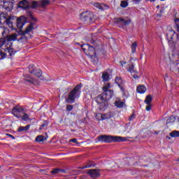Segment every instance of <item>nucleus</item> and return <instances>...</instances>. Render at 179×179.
I'll return each instance as SVG.
<instances>
[{
  "label": "nucleus",
  "mask_w": 179,
  "mask_h": 179,
  "mask_svg": "<svg viewBox=\"0 0 179 179\" xmlns=\"http://www.w3.org/2000/svg\"><path fill=\"white\" fill-rule=\"evenodd\" d=\"M81 88L82 84L77 85L73 90L69 93L68 97L66 99V103H69L70 104L75 103V99L80 97Z\"/></svg>",
  "instance_id": "1"
},
{
  "label": "nucleus",
  "mask_w": 179,
  "mask_h": 179,
  "mask_svg": "<svg viewBox=\"0 0 179 179\" xmlns=\"http://www.w3.org/2000/svg\"><path fill=\"white\" fill-rule=\"evenodd\" d=\"M99 142H104L105 143H111V142H124L125 138L118 136H107L100 135L97 137Z\"/></svg>",
  "instance_id": "2"
},
{
  "label": "nucleus",
  "mask_w": 179,
  "mask_h": 179,
  "mask_svg": "<svg viewBox=\"0 0 179 179\" xmlns=\"http://www.w3.org/2000/svg\"><path fill=\"white\" fill-rule=\"evenodd\" d=\"M179 35L173 30H169L166 33V40H168V44L171 48H176V45L178 41Z\"/></svg>",
  "instance_id": "3"
},
{
  "label": "nucleus",
  "mask_w": 179,
  "mask_h": 179,
  "mask_svg": "<svg viewBox=\"0 0 179 179\" xmlns=\"http://www.w3.org/2000/svg\"><path fill=\"white\" fill-rule=\"evenodd\" d=\"M80 20L86 24H92L94 23V18L93 17V13L91 11H85L80 14Z\"/></svg>",
  "instance_id": "4"
},
{
  "label": "nucleus",
  "mask_w": 179,
  "mask_h": 179,
  "mask_svg": "<svg viewBox=\"0 0 179 179\" xmlns=\"http://www.w3.org/2000/svg\"><path fill=\"white\" fill-rule=\"evenodd\" d=\"M103 96L106 99V101L108 100H110V99L113 98V96H114V91L111 90V84L110 83H105L103 87Z\"/></svg>",
  "instance_id": "5"
},
{
  "label": "nucleus",
  "mask_w": 179,
  "mask_h": 179,
  "mask_svg": "<svg viewBox=\"0 0 179 179\" xmlns=\"http://www.w3.org/2000/svg\"><path fill=\"white\" fill-rule=\"evenodd\" d=\"M81 48L83 51L85 52L86 55L90 57V58H93L96 55V50L94 47L90 46L89 44H84L81 45Z\"/></svg>",
  "instance_id": "6"
},
{
  "label": "nucleus",
  "mask_w": 179,
  "mask_h": 179,
  "mask_svg": "<svg viewBox=\"0 0 179 179\" xmlns=\"http://www.w3.org/2000/svg\"><path fill=\"white\" fill-rule=\"evenodd\" d=\"M50 3V0H41L39 1H32L31 4V8L32 9H36V8H45L47 5Z\"/></svg>",
  "instance_id": "7"
},
{
  "label": "nucleus",
  "mask_w": 179,
  "mask_h": 179,
  "mask_svg": "<svg viewBox=\"0 0 179 179\" xmlns=\"http://www.w3.org/2000/svg\"><path fill=\"white\" fill-rule=\"evenodd\" d=\"M11 113L17 118H20V115H22L24 113V108L15 106L13 107Z\"/></svg>",
  "instance_id": "8"
},
{
  "label": "nucleus",
  "mask_w": 179,
  "mask_h": 179,
  "mask_svg": "<svg viewBox=\"0 0 179 179\" xmlns=\"http://www.w3.org/2000/svg\"><path fill=\"white\" fill-rule=\"evenodd\" d=\"M15 20H16V16L10 15L7 17V19L3 20V23H4V24H6L7 26H8V27H10V29H13V22H15Z\"/></svg>",
  "instance_id": "9"
},
{
  "label": "nucleus",
  "mask_w": 179,
  "mask_h": 179,
  "mask_svg": "<svg viewBox=\"0 0 179 179\" xmlns=\"http://www.w3.org/2000/svg\"><path fill=\"white\" fill-rule=\"evenodd\" d=\"M34 64H30L29 66V73H34V75H35V76H37V78H41V75H43L41 70H40L38 69H34Z\"/></svg>",
  "instance_id": "10"
},
{
  "label": "nucleus",
  "mask_w": 179,
  "mask_h": 179,
  "mask_svg": "<svg viewBox=\"0 0 179 179\" xmlns=\"http://www.w3.org/2000/svg\"><path fill=\"white\" fill-rule=\"evenodd\" d=\"M13 43H7V45H5L4 51L8 52L10 57L12 55H15L16 54V50H15L12 48Z\"/></svg>",
  "instance_id": "11"
},
{
  "label": "nucleus",
  "mask_w": 179,
  "mask_h": 179,
  "mask_svg": "<svg viewBox=\"0 0 179 179\" xmlns=\"http://www.w3.org/2000/svg\"><path fill=\"white\" fill-rule=\"evenodd\" d=\"M87 174H89L92 178H97V177H100V171L97 169H89Z\"/></svg>",
  "instance_id": "12"
},
{
  "label": "nucleus",
  "mask_w": 179,
  "mask_h": 179,
  "mask_svg": "<svg viewBox=\"0 0 179 179\" xmlns=\"http://www.w3.org/2000/svg\"><path fill=\"white\" fill-rule=\"evenodd\" d=\"M18 6L23 9H29V8H30V4L27 0H23L18 3Z\"/></svg>",
  "instance_id": "13"
},
{
  "label": "nucleus",
  "mask_w": 179,
  "mask_h": 179,
  "mask_svg": "<svg viewBox=\"0 0 179 179\" xmlns=\"http://www.w3.org/2000/svg\"><path fill=\"white\" fill-rule=\"evenodd\" d=\"M97 117H99L100 118H98V120H108L110 118H111L112 115H111V113H106V114H101V113H98L96 116V117L97 118Z\"/></svg>",
  "instance_id": "14"
},
{
  "label": "nucleus",
  "mask_w": 179,
  "mask_h": 179,
  "mask_svg": "<svg viewBox=\"0 0 179 179\" xmlns=\"http://www.w3.org/2000/svg\"><path fill=\"white\" fill-rule=\"evenodd\" d=\"M96 101L97 104H103V103H106V101H107V100L106 99L104 95H103V94H101L96 97Z\"/></svg>",
  "instance_id": "15"
},
{
  "label": "nucleus",
  "mask_w": 179,
  "mask_h": 179,
  "mask_svg": "<svg viewBox=\"0 0 179 179\" xmlns=\"http://www.w3.org/2000/svg\"><path fill=\"white\" fill-rule=\"evenodd\" d=\"M17 36L19 35L16 33L11 34L10 35H8V36H7L6 41H7L8 43H12L10 41H16V40H17Z\"/></svg>",
  "instance_id": "16"
},
{
  "label": "nucleus",
  "mask_w": 179,
  "mask_h": 179,
  "mask_svg": "<svg viewBox=\"0 0 179 179\" xmlns=\"http://www.w3.org/2000/svg\"><path fill=\"white\" fill-rule=\"evenodd\" d=\"M24 24H26L24 20L22 19L21 17L17 19V27L19 29V30H22Z\"/></svg>",
  "instance_id": "17"
},
{
  "label": "nucleus",
  "mask_w": 179,
  "mask_h": 179,
  "mask_svg": "<svg viewBox=\"0 0 179 179\" xmlns=\"http://www.w3.org/2000/svg\"><path fill=\"white\" fill-rule=\"evenodd\" d=\"M94 6L98 9H100L101 10H106V9H108V6L104 3H95Z\"/></svg>",
  "instance_id": "18"
},
{
  "label": "nucleus",
  "mask_w": 179,
  "mask_h": 179,
  "mask_svg": "<svg viewBox=\"0 0 179 179\" xmlns=\"http://www.w3.org/2000/svg\"><path fill=\"white\" fill-rule=\"evenodd\" d=\"M0 31L1 32L2 36L3 38H5L6 40V38H8V36L9 35V29H8V28H5V27H1L0 28Z\"/></svg>",
  "instance_id": "19"
},
{
  "label": "nucleus",
  "mask_w": 179,
  "mask_h": 179,
  "mask_svg": "<svg viewBox=\"0 0 179 179\" xmlns=\"http://www.w3.org/2000/svg\"><path fill=\"white\" fill-rule=\"evenodd\" d=\"M117 23L120 24H123L124 26H127L128 24H131V20H125L124 18H117Z\"/></svg>",
  "instance_id": "20"
},
{
  "label": "nucleus",
  "mask_w": 179,
  "mask_h": 179,
  "mask_svg": "<svg viewBox=\"0 0 179 179\" xmlns=\"http://www.w3.org/2000/svg\"><path fill=\"white\" fill-rule=\"evenodd\" d=\"M24 80L27 83H29L31 85H33V83H34V78L30 77V75L29 74H25L24 76Z\"/></svg>",
  "instance_id": "21"
},
{
  "label": "nucleus",
  "mask_w": 179,
  "mask_h": 179,
  "mask_svg": "<svg viewBox=\"0 0 179 179\" xmlns=\"http://www.w3.org/2000/svg\"><path fill=\"white\" fill-rule=\"evenodd\" d=\"M115 83L118 85L120 89L122 90V92H123V93H125V87L121 85V78L117 77L115 79Z\"/></svg>",
  "instance_id": "22"
},
{
  "label": "nucleus",
  "mask_w": 179,
  "mask_h": 179,
  "mask_svg": "<svg viewBox=\"0 0 179 179\" xmlns=\"http://www.w3.org/2000/svg\"><path fill=\"white\" fill-rule=\"evenodd\" d=\"M29 129H30V124H27L25 127L20 126L17 129V132H27V131H29Z\"/></svg>",
  "instance_id": "23"
},
{
  "label": "nucleus",
  "mask_w": 179,
  "mask_h": 179,
  "mask_svg": "<svg viewBox=\"0 0 179 179\" xmlns=\"http://www.w3.org/2000/svg\"><path fill=\"white\" fill-rule=\"evenodd\" d=\"M137 93H140V94H143L146 92V87L145 85H139L136 89Z\"/></svg>",
  "instance_id": "24"
},
{
  "label": "nucleus",
  "mask_w": 179,
  "mask_h": 179,
  "mask_svg": "<svg viewBox=\"0 0 179 179\" xmlns=\"http://www.w3.org/2000/svg\"><path fill=\"white\" fill-rule=\"evenodd\" d=\"M8 14L5 13H1L0 14V24H5V22H3V20L6 19H8Z\"/></svg>",
  "instance_id": "25"
},
{
  "label": "nucleus",
  "mask_w": 179,
  "mask_h": 179,
  "mask_svg": "<svg viewBox=\"0 0 179 179\" xmlns=\"http://www.w3.org/2000/svg\"><path fill=\"white\" fill-rule=\"evenodd\" d=\"M51 173L52 174H58V173L65 174V173H66V171L62 169H55L51 171Z\"/></svg>",
  "instance_id": "26"
},
{
  "label": "nucleus",
  "mask_w": 179,
  "mask_h": 179,
  "mask_svg": "<svg viewBox=\"0 0 179 179\" xmlns=\"http://www.w3.org/2000/svg\"><path fill=\"white\" fill-rule=\"evenodd\" d=\"M115 106L117 107V108H122V107L125 106V103L121 101H115Z\"/></svg>",
  "instance_id": "27"
},
{
  "label": "nucleus",
  "mask_w": 179,
  "mask_h": 179,
  "mask_svg": "<svg viewBox=\"0 0 179 179\" xmlns=\"http://www.w3.org/2000/svg\"><path fill=\"white\" fill-rule=\"evenodd\" d=\"M20 118H21L22 121H29V120H30V116H29L27 113L24 112L22 115H20Z\"/></svg>",
  "instance_id": "28"
},
{
  "label": "nucleus",
  "mask_w": 179,
  "mask_h": 179,
  "mask_svg": "<svg viewBox=\"0 0 179 179\" xmlns=\"http://www.w3.org/2000/svg\"><path fill=\"white\" fill-rule=\"evenodd\" d=\"M34 24L33 23H31L28 27L24 31V34H27L28 33H30L31 30L34 29Z\"/></svg>",
  "instance_id": "29"
},
{
  "label": "nucleus",
  "mask_w": 179,
  "mask_h": 179,
  "mask_svg": "<svg viewBox=\"0 0 179 179\" xmlns=\"http://www.w3.org/2000/svg\"><path fill=\"white\" fill-rule=\"evenodd\" d=\"M169 136H171V138H178L179 131L177 130L173 131L169 134Z\"/></svg>",
  "instance_id": "30"
},
{
  "label": "nucleus",
  "mask_w": 179,
  "mask_h": 179,
  "mask_svg": "<svg viewBox=\"0 0 179 179\" xmlns=\"http://www.w3.org/2000/svg\"><path fill=\"white\" fill-rule=\"evenodd\" d=\"M136 47H138V43L136 42H134L131 46L132 54H135V52H136Z\"/></svg>",
  "instance_id": "31"
},
{
  "label": "nucleus",
  "mask_w": 179,
  "mask_h": 179,
  "mask_svg": "<svg viewBox=\"0 0 179 179\" xmlns=\"http://www.w3.org/2000/svg\"><path fill=\"white\" fill-rule=\"evenodd\" d=\"M152 95H148L144 101V103L145 104H150V103H152Z\"/></svg>",
  "instance_id": "32"
},
{
  "label": "nucleus",
  "mask_w": 179,
  "mask_h": 179,
  "mask_svg": "<svg viewBox=\"0 0 179 179\" xmlns=\"http://www.w3.org/2000/svg\"><path fill=\"white\" fill-rule=\"evenodd\" d=\"M173 122H176V117L171 116L166 120V124H173Z\"/></svg>",
  "instance_id": "33"
},
{
  "label": "nucleus",
  "mask_w": 179,
  "mask_h": 179,
  "mask_svg": "<svg viewBox=\"0 0 179 179\" xmlns=\"http://www.w3.org/2000/svg\"><path fill=\"white\" fill-rule=\"evenodd\" d=\"M91 167H94V165H93L92 162H90L87 165H85L84 166H80L79 167V169H80L81 170H83L85 169H90Z\"/></svg>",
  "instance_id": "34"
},
{
  "label": "nucleus",
  "mask_w": 179,
  "mask_h": 179,
  "mask_svg": "<svg viewBox=\"0 0 179 179\" xmlns=\"http://www.w3.org/2000/svg\"><path fill=\"white\" fill-rule=\"evenodd\" d=\"M45 141V138L43 136H38L36 138V142H44Z\"/></svg>",
  "instance_id": "35"
},
{
  "label": "nucleus",
  "mask_w": 179,
  "mask_h": 179,
  "mask_svg": "<svg viewBox=\"0 0 179 179\" xmlns=\"http://www.w3.org/2000/svg\"><path fill=\"white\" fill-rule=\"evenodd\" d=\"M102 79L104 82H107L109 79L108 73H104L102 75Z\"/></svg>",
  "instance_id": "36"
},
{
  "label": "nucleus",
  "mask_w": 179,
  "mask_h": 179,
  "mask_svg": "<svg viewBox=\"0 0 179 179\" xmlns=\"http://www.w3.org/2000/svg\"><path fill=\"white\" fill-rule=\"evenodd\" d=\"M18 41H22V43H26L27 41V37L26 36L22 35L20 36V38H18Z\"/></svg>",
  "instance_id": "37"
},
{
  "label": "nucleus",
  "mask_w": 179,
  "mask_h": 179,
  "mask_svg": "<svg viewBox=\"0 0 179 179\" xmlns=\"http://www.w3.org/2000/svg\"><path fill=\"white\" fill-rule=\"evenodd\" d=\"M6 44V38H0V48H2V46Z\"/></svg>",
  "instance_id": "38"
},
{
  "label": "nucleus",
  "mask_w": 179,
  "mask_h": 179,
  "mask_svg": "<svg viewBox=\"0 0 179 179\" xmlns=\"http://www.w3.org/2000/svg\"><path fill=\"white\" fill-rule=\"evenodd\" d=\"M135 69V66H133V64L130 65L129 66L128 71L129 72H130L131 73H134V72H135V70H134Z\"/></svg>",
  "instance_id": "39"
},
{
  "label": "nucleus",
  "mask_w": 179,
  "mask_h": 179,
  "mask_svg": "<svg viewBox=\"0 0 179 179\" xmlns=\"http://www.w3.org/2000/svg\"><path fill=\"white\" fill-rule=\"evenodd\" d=\"M120 6L122 8H127L128 6V2H127L126 1H122L120 3Z\"/></svg>",
  "instance_id": "40"
},
{
  "label": "nucleus",
  "mask_w": 179,
  "mask_h": 179,
  "mask_svg": "<svg viewBox=\"0 0 179 179\" xmlns=\"http://www.w3.org/2000/svg\"><path fill=\"white\" fill-rule=\"evenodd\" d=\"M6 58V53L0 50V59H5Z\"/></svg>",
  "instance_id": "41"
},
{
  "label": "nucleus",
  "mask_w": 179,
  "mask_h": 179,
  "mask_svg": "<svg viewBox=\"0 0 179 179\" xmlns=\"http://www.w3.org/2000/svg\"><path fill=\"white\" fill-rule=\"evenodd\" d=\"M175 24L176 28L177 29L178 31H179V18L175 20Z\"/></svg>",
  "instance_id": "42"
},
{
  "label": "nucleus",
  "mask_w": 179,
  "mask_h": 179,
  "mask_svg": "<svg viewBox=\"0 0 179 179\" xmlns=\"http://www.w3.org/2000/svg\"><path fill=\"white\" fill-rule=\"evenodd\" d=\"M72 110H73V105H67L66 106L67 111H72Z\"/></svg>",
  "instance_id": "43"
},
{
  "label": "nucleus",
  "mask_w": 179,
  "mask_h": 179,
  "mask_svg": "<svg viewBox=\"0 0 179 179\" xmlns=\"http://www.w3.org/2000/svg\"><path fill=\"white\" fill-rule=\"evenodd\" d=\"M163 12H164V8H162L159 10V13L157 14V17H162V15H163Z\"/></svg>",
  "instance_id": "44"
},
{
  "label": "nucleus",
  "mask_w": 179,
  "mask_h": 179,
  "mask_svg": "<svg viewBox=\"0 0 179 179\" xmlns=\"http://www.w3.org/2000/svg\"><path fill=\"white\" fill-rule=\"evenodd\" d=\"M145 110L147 111H150L152 110V104L150 103L147 104V106L145 107Z\"/></svg>",
  "instance_id": "45"
},
{
  "label": "nucleus",
  "mask_w": 179,
  "mask_h": 179,
  "mask_svg": "<svg viewBox=\"0 0 179 179\" xmlns=\"http://www.w3.org/2000/svg\"><path fill=\"white\" fill-rule=\"evenodd\" d=\"M47 125H48V123L45 122L41 124L40 129H43V128H47Z\"/></svg>",
  "instance_id": "46"
},
{
  "label": "nucleus",
  "mask_w": 179,
  "mask_h": 179,
  "mask_svg": "<svg viewBox=\"0 0 179 179\" xmlns=\"http://www.w3.org/2000/svg\"><path fill=\"white\" fill-rule=\"evenodd\" d=\"M69 142H73V143H78V140L76 138H72L69 140Z\"/></svg>",
  "instance_id": "47"
},
{
  "label": "nucleus",
  "mask_w": 179,
  "mask_h": 179,
  "mask_svg": "<svg viewBox=\"0 0 179 179\" xmlns=\"http://www.w3.org/2000/svg\"><path fill=\"white\" fill-rule=\"evenodd\" d=\"M134 118H135V115H131L129 117V121H132Z\"/></svg>",
  "instance_id": "48"
},
{
  "label": "nucleus",
  "mask_w": 179,
  "mask_h": 179,
  "mask_svg": "<svg viewBox=\"0 0 179 179\" xmlns=\"http://www.w3.org/2000/svg\"><path fill=\"white\" fill-rule=\"evenodd\" d=\"M7 136H9L10 138H12V139H15V136H13L12 134H6Z\"/></svg>",
  "instance_id": "49"
},
{
  "label": "nucleus",
  "mask_w": 179,
  "mask_h": 179,
  "mask_svg": "<svg viewBox=\"0 0 179 179\" xmlns=\"http://www.w3.org/2000/svg\"><path fill=\"white\" fill-rule=\"evenodd\" d=\"M120 64L122 65V66H124V65L127 64V62L121 61Z\"/></svg>",
  "instance_id": "50"
},
{
  "label": "nucleus",
  "mask_w": 179,
  "mask_h": 179,
  "mask_svg": "<svg viewBox=\"0 0 179 179\" xmlns=\"http://www.w3.org/2000/svg\"><path fill=\"white\" fill-rule=\"evenodd\" d=\"M131 76H133L134 79H139V77L138 76H136V74H133V75H131Z\"/></svg>",
  "instance_id": "51"
},
{
  "label": "nucleus",
  "mask_w": 179,
  "mask_h": 179,
  "mask_svg": "<svg viewBox=\"0 0 179 179\" xmlns=\"http://www.w3.org/2000/svg\"><path fill=\"white\" fill-rule=\"evenodd\" d=\"M135 2H138V3H139V2H141V1H142V0H134Z\"/></svg>",
  "instance_id": "52"
},
{
  "label": "nucleus",
  "mask_w": 179,
  "mask_h": 179,
  "mask_svg": "<svg viewBox=\"0 0 179 179\" xmlns=\"http://www.w3.org/2000/svg\"><path fill=\"white\" fill-rule=\"evenodd\" d=\"M146 1H150V2H155V0H146Z\"/></svg>",
  "instance_id": "53"
},
{
  "label": "nucleus",
  "mask_w": 179,
  "mask_h": 179,
  "mask_svg": "<svg viewBox=\"0 0 179 179\" xmlns=\"http://www.w3.org/2000/svg\"><path fill=\"white\" fill-rule=\"evenodd\" d=\"M155 134H156V135H157V134H159L157 131H155Z\"/></svg>",
  "instance_id": "54"
},
{
  "label": "nucleus",
  "mask_w": 179,
  "mask_h": 179,
  "mask_svg": "<svg viewBox=\"0 0 179 179\" xmlns=\"http://www.w3.org/2000/svg\"><path fill=\"white\" fill-rule=\"evenodd\" d=\"M157 8H160V6H157Z\"/></svg>",
  "instance_id": "55"
},
{
  "label": "nucleus",
  "mask_w": 179,
  "mask_h": 179,
  "mask_svg": "<svg viewBox=\"0 0 179 179\" xmlns=\"http://www.w3.org/2000/svg\"><path fill=\"white\" fill-rule=\"evenodd\" d=\"M33 20H36V18L32 17Z\"/></svg>",
  "instance_id": "56"
},
{
  "label": "nucleus",
  "mask_w": 179,
  "mask_h": 179,
  "mask_svg": "<svg viewBox=\"0 0 179 179\" xmlns=\"http://www.w3.org/2000/svg\"><path fill=\"white\" fill-rule=\"evenodd\" d=\"M168 139H170V137H166Z\"/></svg>",
  "instance_id": "57"
},
{
  "label": "nucleus",
  "mask_w": 179,
  "mask_h": 179,
  "mask_svg": "<svg viewBox=\"0 0 179 179\" xmlns=\"http://www.w3.org/2000/svg\"><path fill=\"white\" fill-rule=\"evenodd\" d=\"M178 162H179V158H178Z\"/></svg>",
  "instance_id": "58"
},
{
  "label": "nucleus",
  "mask_w": 179,
  "mask_h": 179,
  "mask_svg": "<svg viewBox=\"0 0 179 179\" xmlns=\"http://www.w3.org/2000/svg\"><path fill=\"white\" fill-rule=\"evenodd\" d=\"M0 2H2L1 0H0Z\"/></svg>",
  "instance_id": "59"
},
{
  "label": "nucleus",
  "mask_w": 179,
  "mask_h": 179,
  "mask_svg": "<svg viewBox=\"0 0 179 179\" xmlns=\"http://www.w3.org/2000/svg\"><path fill=\"white\" fill-rule=\"evenodd\" d=\"M161 1H165V0H161Z\"/></svg>",
  "instance_id": "60"
}]
</instances>
